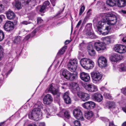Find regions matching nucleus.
Masks as SVG:
<instances>
[{
    "label": "nucleus",
    "instance_id": "c03bdc74",
    "mask_svg": "<svg viewBox=\"0 0 126 126\" xmlns=\"http://www.w3.org/2000/svg\"><path fill=\"white\" fill-rule=\"evenodd\" d=\"M40 9L39 10L40 12H43L45 9H47L43 5L41 6L40 7Z\"/></svg>",
    "mask_w": 126,
    "mask_h": 126
},
{
    "label": "nucleus",
    "instance_id": "bb28decb",
    "mask_svg": "<svg viewBox=\"0 0 126 126\" xmlns=\"http://www.w3.org/2000/svg\"><path fill=\"white\" fill-rule=\"evenodd\" d=\"M14 28L13 23L8 21V32L12 31Z\"/></svg>",
    "mask_w": 126,
    "mask_h": 126
},
{
    "label": "nucleus",
    "instance_id": "6e6d98bb",
    "mask_svg": "<svg viewBox=\"0 0 126 126\" xmlns=\"http://www.w3.org/2000/svg\"><path fill=\"white\" fill-rule=\"evenodd\" d=\"M91 9H89L88 10L87 13V16H89L92 15L91 13Z\"/></svg>",
    "mask_w": 126,
    "mask_h": 126
},
{
    "label": "nucleus",
    "instance_id": "c85d7f7f",
    "mask_svg": "<svg viewBox=\"0 0 126 126\" xmlns=\"http://www.w3.org/2000/svg\"><path fill=\"white\" fill-rule=\"evenodd\" d=\"M107 4L110 6H115L116 4L115 2H113V0H108L107 1Z\"/></svg>",
    "mask_w": 126,
    "mask_h": 126
},
{
    "label": "nucleus",
    "instance_id": "5701e85b",
    "mask_svg": "<svg viewBox=\"0 0 126 126\" xmlns=\"http://www.w3.org/2000/svg\"><path fill=\"white\" fill-rule=\"evenodd\" d=\"M106 107L109 109L114 108L115 105L114 102H113L108 101L106 104Z\"/></svg>",
    "mask_w": 126,
    "mask_h": 126
},
{
    "label": "nucleus",
    "instance_id": "0e129e2a",
    "mask_svg": "<svg viewBox=\"0 0 126 126\" xmlns=\"http://www.w3.org/2000/svg\"><path fill=\"white\" fill-rule=\"evenodd\" d=\"M30 37H31L30 35V34L28 35L25 37V39L26 40H28Z\"/></svg>",
    "mask_w": 126,
    "mask_h": 126
},
{
    "label": "nucleus",
    "instance_id": "c756f323",
    "mask_svg": "<svg viewBox=\"0 0 126 126\" xmlns=\"http://www.w3.org/2000/svg\"><path fill=\"white\" fill-rule=\"evenodd\" d=\"M67 48V46H66L63 47L62 48L60 49L58 53V54L62 55L63 54Z\"/></svg>",
    "mask_w": 126,
    "mask_h": 126
},
{
    "label": "nucleus",
    "instance_id": "5fc2aeb1",
    "mask_svg": "<svg viewBox=\"0 0 126 126\" xmlns=\"http://www.w3.org/2000/svg\"><path fill=\"white\" fill-rule=\"evenodd\" d=\"M122 91L123 94L126 95V88H124L122 89Z\"/></svg>",
    "mask_w": 126,
    "mask_h": 126
},
{
    "label": "nucleus",
    "instance_id": "f03ea898",
    "mask_svg": "<svg viewBox=\"0 0 126 126\" xmlns=\"http://www.w3.org/2000/svg\"><path fill=\"white\" fill-rule=\"evenodd\" d=\"M81 65L84 68L86 69H92L94 66V62L91 59L86 58L82 59L80 60Z\"/></svg>",
    "mask_w": 126,
    "mask_h": 126
},
{
    "label": "nucleus",
    "instance_id": "9b49d317",
    "mask_svg": "<svg viewBox=\"0 0 126 126\" xmlns=\"http://www.w3.org/2000/svg\"><path fill=\"white\" fill-rule=\"evenodd\" d=\"M106 19H104L103 20L99 21L98 22V26L102 28L103 30L106 31V30L108 28H110V25L105 22L106 21Z\"/></svg>",
    "mask_w": 126,
    "mask_h": 126
},
{
    "label": "nucleus",
    "instance_id": "7ed1b4c3",
    "mask_svg": "<svg viewBox=\"0 0 126 126\" xmlns=\"http://www.w3.org/2000/svg\"><path fill=\"white\" fill-rule=\"evenodd\" d=\"M72 72H73L71 73L66 69H64L63 71L62 75L67 79L71 81L74 80L77 78L78 73L75 71Z\"/></svg>",
    "mask_w": 126,
    "mask_h": 126
},
{
    "label": "nucleus",
    "instance_id": "f704fd0d",
    "mask_svg": "<svg viewBox=\"0 0 126 126\" xmlns=\"http://www.w3.org/2000/svg\"><path fill=\"white\" fill-rule=\"evenodd\" d=\"M44 111L46 114L47 116H46L48 118V117L47 116H48L50 115V110L49 109L47 108L45 109Z\"/></svg>",
    "mask_w": 126,
    "mask_h": 126
},
{
    "label": "nucleus",
    "instance_id": "a211bd4d",
    "mask_svg": "<svg viewBox=\"0 0 126 126\" xmlns=\"http://www.w3.org/2000/svg\"><path fill=\"white\" fill-rule=\"evenodd\" d=\"M93 98L95 101L98 102L101 101L103 99V96L100 93H94L92 95Z\"/></svg>",
    "mask_w": 126,
    "mask_h": 126
},
{
    "label": "nucleus",
    "instance_id": "1a4fd4ad",
    "mask_svg": "<svg viewBox=\"0 0 126 126\" xmlns=\"http://www.w3.org/2000/svg\"><path fill=\"white\" fill-rule=\"evenodd\" d=\"M98 63L99 66L101 67H106L107 65L106 59L103 56H100L99 58Z\"/></svg>",
    "mask_w": 126,
    "mask_h": 126
},
{
    "label": "nucleus",
    "instance_id": "b1692460",
    "mask_svg": "<svg viewBox=\"0 0 126 126\" xmlns=\"http://www.w3.org/2000/svg\"><path fill=\"white\" fill-rule=\"evenodd\" d=\"M93 115V113L92 111H87L85 112L84 116L85 118L88 119H90Z\"/></svg>",
    "mask_w": 126,
    "mask_h": 126
},
{
    "label": "nucleus",
    "instance_id": "49530a36",
    "mask_svg": "<svg viewBox=\"0 0 126 126\" xmlns=\"http://www.w3.org/2000/svg\"><path fill=\"white\" fill-rule=\"evenodd\" d=\"M120 36H123V37L122 39V41L124 42H126V36H123V34H121L119 35Z\"/></svg>",
    "mask_w": 126,
    "mask_h": 126
},
{
    "label": "nucleus",
    "instance_id": "dca6fc26",
    "mask_svg": "<svg viewBox=\"0 0 126 126\" xmlns=\"http://www.w3.org/2000/svg\"><path fill=\"white\" fill-rule=\"evenodd\" d=\"M122 58L121 56L117 53H114L111 56L110 59L111 61L116 62L121 60Z\"/></svg>",
    "mask_w": 126,
    "mask_h": 126
},
{
    "label": "nucleus",
    "instance_id": "de8ad7c7",
    "mask_svg": "<svg viewBox=\"0 0 126 126\" xmlns=\"http://www.w3.org/2000/svg\"><path fill=\"white\" fill-rule=\"evenodd\" d=\"M36 30H34L33 32H32L31 34H30L31 36V37H32L34 36L35 35V33L36 32Z\"/></svg>",
    "mask_w": 126,
    "mask_h": 126
},
{
    "label": "nucleus",
    "instance_id": "473e14b6",
    "mask_svg": "<svg viewBox=\"0 0 126 126\" xmlns=\"http://www.w3.org/2000/svg\"><path fill=\"white\" fill-rule=\"evenodd\" d=\"M89 101H88L82 104V106L85 109H89Z\"/></svg>",
    "mask_w": 126,
    "mask_h": 126
},
{
    "label": "nucleus",
    "instance_id": "f8f14e48",
    "mask_svg": "<svg viewBox=\"0 0 126 126\" xmlns=\"http://www.w3.org/2000/svg\"><path fill=\"white\" fill-rule=\"evenodd\" d=\"M77 94L79 97L84 101L88 100L90 98V95L88 94L82 92H78Z\"/></svg>",
    "mask_w": 126,
    "mask_h": 126
},
{
    "label": "nucleus",
    "instance_id": "4be33fe9",
    "mask_svg": "<svg viewBox=\"0 0 126 126\" xmlns=\"http://www.w3.org/2000/svg\"><path fill=\"white\" fill-rule=\"evenodd\" d=\"M77 66L72 64L69 62L67 65V67L68 70L72 72L75 71L77 68Z\"/></svg>",
    "mask_w": 126,
    "mask_h": 126
},
{
    "label": "nucleus",
    "instance_id": "4d7b16f0",
    "mask_svg": "<svg viewBox=\"0 0 126 126\" xmlns=\"http://www.w3.org/2000/svg\"><path fill=\"white\" fill-rule=\"evenodd\" d=\"M21 23L22 24H24L25 25H27L28 24H29L30 23L26 21H24L21 22Z\"/></svg>",
    "mask_w": 126,
    "mask_h": 126
},
{
    "label": "nucleus",
    "instance_id": "4468645a",
    "mask_svg": "<svg viewBox=\"0 0 126 126\" xmlns=\"http://www.w3.org/2000/svg\"><path fill=\"white\" fill-rule=\"evenodd\" d=\"M80 76L81 79L84 81L87 82L90 80V77L89 74L85 72L80 73Z\"/></svg>",
    "mask_w": 126,
    "mask_h": 126
},
{
    "label": "nucleus",
    "instance_id": "72a5a7b5",
    "mask_svg": "<svg viewBox=\"0 0 126 126\" xmlns=\"http://www.w3.org/2000/svg\"><path fill=\"white\" fill-rule=\"evenodd\" d=\"M101 16H115L114 13L112 12L107 13H106L102 14Z\"/></svg>",
    "mask_w": 126,
    "mask_h": 126
},
{
    "label": "nucleus",
    "instance_id": "774afa93",
    "mask_svg": "<svg viewBox=\"0 0 126 126\" xmlns=\"http://www.w3.org/2000/svg\"><path fill=\"white\" fill-rule=\"evenodd\" d=\"M102 6H103L102 7V8L105 9L106 8V7L105 6V5L104 3L103 2H102Z\"/></svg>",
    "mask_w": 126,
    "mask_h": 126
},
{
    "label": "nucleus",
    "instance_id": "20e7f679",
    "mask_svg": "<svg viewBox=\"0 0 126 126\" xmlns=\"http://www.w3.org/2000/svg\"><path fill=\"white\" fill-rule=\"evenodd\" d=\"M91 75L93 83L96 84L100 82L102 77V75L98 71L92 72Z\"/></svg>",
    "mask_w": 126,
    "mask_h": 126
},
{
    "label": "nucleus",
    "instance_id": "aec40b11",
    "mask_svg": "<svg viewBox=\"0 0 126 126\" xmlns=\"http://www.w3.org/2000/svg\"><path fill=\"white\" fill-rule=\"evenodd\" d=\"M68 92L65 93L63 95V97L65 102L66 104H69L71 102V100L69 96Z\"/></svg>",
    "mask_w": 126,
    "mask_h": 126
},
{
    "label": "nucleus",
    "instance_id": "0eeeda50",
    "mask_svg": "<svg viewBox=\"0 0 126 126\" xmlns=\"http://www.w3.org/2000/svg\"><path fill=\"white\" fill-rule=\"evenodd\" d=\"M95 49L97 51L103 50L106 48L105 44L101 42H95L94 44Z\"/></svg>",
    "mask_w": 126,
    "mask_h": 126
},
{
    "label": "nucleus",
    "instance_id": "6e6552de",
    "mask_svg": "<svg viewBox=\"0 0 126 126\" xmlns=\"http://www.w3.org/2000/svg\"><path fill=\"white\" fill-rule=\"evenodd\" d=\"M73 114L74 117L77 119L81 121L84 120L82 112L79 109H76L74 110L73 111Z\"/></svg>",
    "mask_w": 126,
    "mask_h": 126
},
{
    "label": "nucleus",
    "instance_id": "09e8293b",
    "mask_svg": "<svg viewBox=\"0 0 126 126\" xmlns=\"http://www.w3.org/2000/svg\"><path fill=\"white\" fill-rule=\"evenodd\" d=\"M10 15V16H15L14 13L11 10H9L8 11V15Z\"/></svg>",
    "mask_w": 126,
    "mask_h": 126
},
{
    "label": "nucleus",
    "instance_id": "bf43d9fd",
    "mask_svg": "<svg viewBox=\"0 0 126 126\" xmlns=\"http://www.w3.org/2000/svg\"><path fill=\"white\" fill-rule=\"evenodd\" d=\"M109 126H116L115 125L113 122H109Z\"/></svg>",
    "mask_w": 126,
    "mask_h": 126
},
{
    "label": "nucleus",
    "instance_id": "39448f33",
    "mask_svg": "<svg viewBox=\"0 0 126 126\" xmlns=\"http://www.w3.org/2000/svg\"><path fill=\"white\" fill-rule=\"evenodd\" d=\"M114 50L120 53H123L126 52V47L123 45L117 44L113 47Z\"/></svg>",
    "mask_w": 126,
    "mask_h": 126
},
{
    "label": "nucleus",
    "instance_id": "f3484780",
    "mask_svg": "<svg viewBox=\"0 0 126 126\" xmlns=\"http://www.w3.org/2000/svg\"><path fill=\"white\" fill-rule=\"evenodd\" d=\"M70 87L71 90L75 92H79L80 90V88L79 87V85L77 83L75 82L72 83L70 85Z\"/></svg>",
    "mask_w": 126,
    "mask_h": 126
},
{
    "label": "nucleus",
    "instance_id": "2eb2a0df",
    "mask_svg": "<svg viewBox=\"0 0 126 126\" xmlns=\"http://www.w3.org/2000/svg\"><path fill=\"white\" fill-rule=\"evenodd\" d=\"M105 17L107 21H109V23L110 25L115 24L117 21V17L116 16H104Z\"/></svg>",
    "mask_w": 126,
    "mask_h": 126
},
{
    "label": "nucleus",
    "instance_id": "864d4df0",
    "mask_svg": "<svg viewBox=\"0 0 126 126\" xmlns=\"http://www.w3.org/2000/svg\"><path fill=\"white\" fill-rule=\"evenodd\" d=\"M102 120L104 121V122H108L109 120L107 118H102Z\"/></svg>",
    "mask_w": 126,
    "mask_h": 126
},
{
    "label": "nucleus",
    "instance_id": "e433bc0d",
    "mask_svg": "<svg viewBox=\"0 0 126 126\" xmlns=\"http://www.w3.org/2000/svg\"><path fill=\"white\" fill-rule=\"evenodd\" d=\"M85 9V7L83 5L82 6L80 9L79 12V15H82V13L83 12Z\"/></svg>",
    "mask_w": 126,
    "mask_h": 126
},
{
    "label": "nucleus",
    "instance_id": "58836bf2",
    "mask_svg": "<svg viewBox=\"0 0 126 126\" xmlns=\"http://www.w3.org/2000/svg\"><path fill=\"white\" fill-rule=\"evenodd\" d=\"M104 95L106 98L109 99H110L111 98V96L109 94L107 93L106 92H104Z\"/></svg>",
    "mask_w": 126,
    "mask_h": 126
},
{
    "label": "nucleus",
    "instance_id": "69168bd1",
    "mask_svg": "<svg viewBox=\"0 0 126 126\" xmlns=\"http://www.w3.org/2000/svg\"><path fill=\"white\" fill-rule=\"evenodd\" d=\"M61 93H59V91L58 92L57 94L55 95L57 97H59Z\"/></svg>",
    "mask_w": 126,
    "mask_h": 126
},
{
    "label": "nucleus",
    "instance_id": "7c9ffc66",
    "mask_svg": "<svg viewBox=\"0 0 126 126\" xmlns=\"http://www.w3.org/2000/svg\"><path fill=\"white\" fill-rule=\"evenodd\" d=\"M69 63L72 64L77 66L78 61L77 59H71L69 61Z\"/></svg>",
    "mask_w": 126,
    "mask_h": 126
},
{
    "label": "nucleus",
    "instance_id": "13d9d810",
    "mask_svg": "<svg viewBox=\"0 0 126 126\" xmlns=\"http://www.w3.org/2000/svg\"><path fill=\"white\" fill-rule=\"evenodd\" d=\"M104 41H106L107 42H110V39L108 37L104 39Z\"/></svg>",
    "mask_w": 126,
    "mask_h": 126
},
{
    "label": "nucleus",
    "instance_id": "37998d69",
    "mask_svg": "<svg viewBox=\"0 0 126 126\" xmlns=\"http://www.w3.org/2000/svg\"><path fill=\"white\" fill-rule=\"evenodd\" d=\"M55 89L53 88L52 84L50 85L49 87V88L48 91H50L51 92Z\"/></svg>",
    "mask_w": 126,
    "mask_h": 126
},
{
    "label": "nucleus",
    "instance_id": "ddd939ff",
    "mask_svg": "<svg viewBox=\"0 0 126 126\" xmlns=\"http://www.w3.org/2000/svg\"><path fill=\"white\" fill-rule=\"evenodd\" d=\"M92 24L90 23L86 24L85 27L86 35L91 38H92V36L93 35V32L92 29Z\"/></svg>",
    "mask_w": 126,
    "mask_h": 126
},
{
    "label": "nucleus",
    "instance_id": "8fccbe9b",
    "mask_svg": "<svg viewBox=\"0 0 126 126\" xmlns=\"http://www.w3.org/2000/svg\"><path fill=\"white\" fill-rule=\"evenodd\" d=\"M50 1L53 6L55 5L56 0H50Z\"/></svg>",
    "mask_w": 126,
    "mask_h": 126
},
{
    "label": "nucleus",
    "instance_id": "a19ab883",
    "mask_svg": "<svg viewBox=\"0 0 126 126\" xmlns=\"http://www.w3.org/2000/svg\"><path fill=\"white\" fill-rule=\"evenodd\" d=\"M65 117L67 118L70 117V116L69 112L67 111H65L64 113Z\"/></svg>",
    "mask_w": 126,
    "mask_h": 126
},
{
    "label": "nucleus",
    "instance_id": "e2e57ef3",
    "mask_svg": "<svg viewBox=\"0 0 126 126\" xmlns=\"http://www.w3.org/2000/svg\"><path fill=\"white\" fill-rule=\"evenodd\" d=\"M3 7L2 4H0V12L3 10Z\"/></svg>",
    "mask_w": 126,
    "mask_h": 126
},
{
    "label": "nucleus",
    "instance_id": "79ce46f5",
    "mask_svg": "<svg viewBox=\"0 0 126 126\" xmlns=\"http://www.w3.org/2000/svg\"><path fill=\"white\" fill-rule=\"evenodd\" d=\"M3 28L5 31H8V22L7 21H6L5 24Z\"/></svg>",
    "mask_w": 126,
    "mask_h": 126
},
{
    "label": "nucleus",
    "instance_id": "2f4dec72",
    "mask_svg": "<svg viewBox=\"0 0 126 126\" xmlns=\"http://www.w3.org/2000/svg\"><path fill=\"white\" fill-rule=\"evenodd\" d=\"M89 109H93L95 106V103L91 101H89Z\"/></svg>",
    "mask_w": 126,
    "mask_h": 126
},
{
    "label": "nucleus",
    "instance_id": "cd10ccee",
    "mask_svg": "<svg viewBox=\"0 0 126 126\" xmlns=\"http://www.w3.org/2000/svg\"><path fill=\"white\" fill-rule=\"evenodd\" d=\"M15 6L18 9H19L21 8V4L18 0H15Z\"/></svg>",
    "mask_w": 126,
    "mask_h": 126
},
{
    "label": "nucleus",
    "instance_id": "3c124183",
    "mask_svg": "<svg viewBox=\"0 0 126 126\" xmlns=\"http://www.w3.org/2000/svg\"><path fill=\"white\" fill-rule=\"evenodd\" d=\"M43 21V20L40 17H38L37 19V23H40Z\"/></svg>",
    "mask_w": 126,
    "mask_h": 126
},
{
    "label": "nucleus",
    "instance_id": "423d86ee",
    "mask_svg": "<svg viewBox=\"0 0 126 126\" xmlns=\"http://www.w3.org/2000/svg\"><path fill=\"white\" fill-rule=\"evenodd\" d=\"M84 88L88 92L91 93L96 92L98 90L97 87L92 83L85 85Z\"/></svg>",
    "mask_w": 126,
    "mask_h": 126
},
{
    "label": "nucleus",
    "instance_id": "c9c22d12",
    "mask_svg": "<svg viewBox=\"0 0 126 126\" xmlns=\"http://www.w3.org/2000/svg\"><path fill=\"white\" fill-rule=\"evenodd\" d=\"M4 37V35L3 31L0 30V41L3 40Z\"/></svg>",
    "mask_w": 126,
    "mask_h": 126
},
{
    "label": "nucleus",
    "instance_id": "412c9836",
    "mask_svg": "<svg viewBox=\"0 0 126 126\" xmlns=\"http://www.w3.org/2000/svg\"><path fill=\"white\" fill-rule=\"evenodd\" d=\"M88 52L91 56H93L95 54V50L93 49V47L91 45L88 46L87 47Z\"/></svg>",
    "mask_w": 126,
    "mask_h": 126
},
{
    "label": "nucleus",
    "instance_id": "338daca9",
    "mask_svg": "<svg viewBox=\"0 0 126 126\" xmlns=\"http://www.w3.org/2000/svg\"><path fill=\"white\" fill-rule=\"evenodd\" d=\"M121 70L123 71H124L126 70V67L125 66H123L121 68Z\"/></svg>",
    "mask_w": 126,
    "mask_h": 126
},
{
    "label": "nucleus",
    "instance_id": "680f3d73",
    "mask_svg": "<svg viewBox=\"0 0 126 126\" xmlns=\"http://www.w3.org/2000/svg\"><path fill=\"white\" fill-rule=\"evenodd\" d=\"M39 126H45V124L44 122L40 123L39 124Z\"/></svg>",
    "mask_w": 126,
    "mask_h": 126
},
{
    "label": "nucleus",
    "instance_id": "ea45409f",
    "mask_svg": "<svg viewBox=\"0 0 126 126\" xmlns=\"http://www.w3.org/2000/svg\"><path fill=\"white\" fill-rule=\"evenodd\" d=\"M75 126H80V123L79 121L78 120L74 121L73 122Z\"/></svg>",
    "mask_w": 126,
    "mask_h": 126
},
{
    "label": "nucleus",
    "instance_id": "f257e3e1",
    "mask_svg": "<svg viewBox=\"0 0 126 126\" xmlns=\"http://www.w3.org/2000/svg\"><path fill=\"white\" fill-rule=\"evenodd\" d=\"M43 104L42 102L38 101L35 105V108L31 112H29L28 116L29 118L34 120L38 121L41 119L42 117L41 109L43 108Z\"/></svg>",
    "mask_w": 126,
    "mask_h": 126
},
{
    "label": "nucleus",
    "instance_id": "a878e982",
    "mask_svg": "<svg viewBox=\"0 0 126 126\" xmlns=\"http://www.w3.org/2000/svg\"><path fill=\"white\" fill-rule=\"evenodd\" d=\"M21 40V38L20 36H15L13 42L15 44H19L20 43Z\"/></svg>",
    "mask_w": 126,
    "mask_h": 126
},
{
    "label": "nucleus",
    "instance_id": "603ef678",
    "mask_svg": "<svg viewBox=\"0 0 126 126\" xmlns=\"http://www.w3.org/2000/svg\"><path fill=\"white\" fill-rule=\"evenodd\" d=\"M82 20H80L79 22H78V23L77 25L76 26V28H78L79 27V26L81 24V23Z\"/></svg>",
    "mask_w": 126,
    "mask_h": 126
},
{
    "label": "nucleus",
    "instance_id": "a18cd8bd",
    "mask_svg": "<svg viewBox=\"0 0 126 126\" xmlns=\"http://www.w3.org/2000/svg\"><path fill=\"white\" fill-rule=\"evenodd\" d=\"M58 92V90L55 89L53 90V91L51 93H52L54 95H55L56 94H57V93Z\"/></svg>",
    "mask_w": 126,
    "mask_h": 126
},
{
    "label": "nucleus",
    "instance_id": "9d476101",
    "mask_svg": "<svg viewBox=\"0 0 126 126\" xmlns=\"http://www.w3.org/2000/svg\"><path fill=\"white\" fill-rule=\"evenodd\" d=\"M53 101V98L51 94H47L45 96L43 99L44 104L46 105H49Z\"/></svg>",
    "mask_w": 126,
    "mask_h": 126
},
{
    "label": "nucleus",
    "instance_id": "4c0bfd02",
    "mask_svg": "<svg viewBox=\"0 0 126 126\" xmlns=\"http://www.w3.org/2000/svg\"><path fill=\"white\" fill-rule=\"evenodd\" d=\"M50 3L49 1H46L44 3L43 5L46 8H48L49 5Z\"/></svg>",
    "mask_w": 126,
    "mask_h": 126
},
{
    "label": "nucleus",
    "instance_id": "393cba45",
    "mask_svg": "<svg viewBox=\"0 0 126 126\" xmlns=\"http://www.w3.org/2000/svg\"><path fill=\"white\" fill-rule=\"evenodd\" d=\"M126 0H118L117 5L120 7H124L126 5Z\"/></svg>",
    "mask_w": 126,
    "mask_h": 126
},
{
    "label": "nucleus",
    "instance_id": "052dcab7",
    "mask_svg": "<svg viewBox=\"0 0 126 126\" xmlns=\"http://www.w3.org/2000/svg\"><path fill=\"white\" fill-rule=\"evenodd\" d=\"M3 53V49L2 47L0 46V54Z\"/></svg>",
    "mask_w": 126,
    "mask_h": 126
},
{
    "label": "nucleus",
    "instance_id": "6ab92c4d",
    "mask_svg": "<svg viewBox=\"0 0 126 126\" xmlns=\"http://www.w3.org/2000/svg\"><path fill=\"white\" fill-rule=\"evenodd\" d=\"M110 28H108L106 30V31L103 30L102 28L98 26L97 27V31L99 32L100 34H102L103 35H105L108 34L110 31Z\"/></svg>",
    "mask_w": 126,
    "mask_h": 126
}]
</instances>
